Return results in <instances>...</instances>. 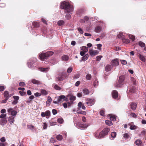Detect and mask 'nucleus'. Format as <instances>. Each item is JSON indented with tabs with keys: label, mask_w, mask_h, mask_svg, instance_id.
<instances>
[{
	"label": "nucleus",
	"mask_w": 146,
	"mask_h": 146,
	"mask_svg": "<svg viewBox=\"0 0 146 146\" xmlns=\"http://www.w3.org/2000/svg\"><path fill=\"white\" fill-rule=\"evenodd\" d=\"M61 8L64 9L65 12L68 13L66 14V18L67 19H69L70 18L71 16L69 13H71L73 11V6L70 5L68 2L64 1L61 4Z\"/></svg>",
	"instance_id": "nucleus-1"
},
{
	"label": "nucleus",
	"mask_w": 146,
	"mask_h": 146,
	"mask_svg": "<svg viewBox=\"0 0 146 146\" xmlns=\"http://www.w3.org/2000/svg\"><path fill=\"white\" fill-rule=\"evenodd\" d=\"M53 54V52L52 51H49L46 53H42L39 55V56L40 59L43 60L47 59L48 57L52 56Z\"/></svg>",
	"instance_id": "nucleus-2"
},
{
	"label": "nucleus",
	"mask_w": 146,
	"mask_h": 146,
	"mask_svg": "<svg viewBox=\"0 0 146 146\" xmlns=\"http://www.w3.org/2000/svg\"><path fill=\"white\" fill-rule=\"evenodd\" d=\"M57 98V100H54L53 103L55 104H58L61 103L62 102L66 100L67 98H65V97L64 95H62L60 96L57 97H56Z\"/></svg>",
	"instance_id": "nucleus-3"
},
{
	"label": "nucleus",
	"mask_w": 146,
	"mask_h": 146,
	"mask_svg": "<svg viewBox=\"0 0 146 146\" xmlns=\"http://www.w3.org/2000/svg\"><path fill=\"white\" fill-rule=\"evenodd\" d=\"M125 79V77L124 76H120L119 78L118 82L116 83L114 85L116 87H120L123 84V82Z\"/></svg>",
	"instance_id": "nucleus-4"
},
{
	"label": "nucleus",
	"mask_w": 146,
	"mask_h": 146,
	"mask_svg": "<svg viewBox=\"0 0 146 146\" xmlns=\"http://www.w3.org/2000/svg\"><path fill=\"white\" fill-rule=\"evenodd\" d=\"M67 76V74L66 73H62L58 74L56 78L57 79L58 81L60 82L63 81Z\"/></svg>",
	"instance_id": "nucleus-5"
},
{
	"label": "nucleus",
	"mask_w": 146,
	"mask_h": 146,
	"mask_svg": "<svg viewBox=\"0 0 146 146\" xmlns=\"http://www.w3.org/2000/svg\"><path fill=\"white\" fill-rule=\"evenodd\" d=\"M36 60V59L35 58H33L32 60H31L27 63L28 67L29 68H31L33 66H34L35 65V63Z\"/></svg>",
	"instance_id": "nucleus-6"
},
{
	"label": "nucleus",
	"mask_w": 146,
	"mask_h": 146,
	"mask_svg": "<svg viewBox=\"0 0 146 146\" xmlns=\"http://www.w3.org/2000/svg\"><path fill=\"white\" fill-rule=\"evenodd\" d=\"M7 112L8 114L9 115H11L13 116H15L16 115L17 112L15 110H14L12 108H9L7 109Z\"/></svg>",
	"instance_id": "nucleus-7"
},
{
	"label": "nucleus",
	"mask_w": 146,
	"mask_h": 146,
	"mask_svg": "<svg viewBox=\"0 0 146 146\" xmlns=\"http://www.w3.org/2000/svg\"><path fill=\"white\" fill-rule=\"evenodd\" d=\"M111 65L113 66H116L119 65V61L118 59L116 58L112 60L111 62Z\"/></svg>",
	"instance_id": "nucleus-8"
},
{
	"label": "nucleus",
	"mask_w": 146,
	"mask_h": 146,
	"mask_svg": "<svg viewBox=\"0 0 146 146\" xmlns=\"http://www.w3.org/2000/svg\"><path fill=\"white\" fill-rule=\"evenodd\" d=\"M89 52L90 55L92 56H94L99 53V52L98 50H93L91 48L89 49Z\"/></svg>",
	"instance_id": "nucleus-9"
},
{
	"label": "nucleus",
	"mask_w": 146,
	"mask_h": 146,
	"mask_svg": "<svg viewBox=\"0 0 146 146\" xmlns=\"http://www.w3.org/2000/svg\"><path fill=\"white\" fill-rule=\"evenodd\" d=\"M4 96L5 98V100H4L3 102V103L6 102V101L8 100L9 98L12 96V95H9L8 92L7 91H5L4 93Z\"/></svg>",
	"instance_id": "nucleus-10"
},
{
	"label": "nucleus",
	"mask_w": 146,
	"mask_h": 146,
	"mask_svg": "<svg viewBox=\"0 0 146 146\" xmlns=\"http://www.w3.org/2000/svg\"><path fill=\"white\" fill-rule=\"evenodd\" d=\"M50 114V112L49 111H46L45 112H42L41 113V115L42 117H46V118H48Z\"/></svg>",
	"instance_id": "nucleus-11"
},
{
	"label": "nucleus",
	"mask_w": 146,
	"mask_h": 146,
	"mask_svg": "<svg viewBox=\"0 0 146 146\" xmlns=\"http://www.w3.org/2000/svg\"><path fill=\"white\" fill-rule=\"evenodd\" d=\"M86 104L88 106H91L94 104V101L92 99H87Z\"/></svg>",
	"instance_id": "nucleus-12"
},
{
	"label": "nucleus",
	"mask_w": 146,
	"mask_h": 146,
	"mask_svg": "<svg viewBox=\"0 0 146 146\" xmlns=\"http://www.w3.org/2000/svg\"><path fill=\"white\" fill-rule=\"evenodd\" d=\"M112 95L113 98L114 99L117 98L118 96V93L116 90H113L112 91Z\"/></svg>",
	"instance_id": "nucleus-13"
},
{
	"label": "nucleus",
	"mask_w": 146,
	"mask_h": 146,
	"mask_svg": "<svg viewBox=\"0 0 146 146\" xmlns=\"http://www.w3.org/2000/svg\"><path fill=\"white\" fill-rule=\"evenodd\" d=\"M50 69L49 67H47L46 68H39V70L42 72H48Z\"/></svg>",
	"instance_id": "nucleus-14"
},
{
	"label": "nucleus",
	"mask_w": 146,
	"mask_h": 146,
	"mask_svg": "<svg viewBox=\"0 0 146 146\" xmlns=\"http://www.w3.org/2000/svg\"><path fill=\"white\" fill-rule=\"evenodd\" d=\"M7 122L6 119H0V124L2 125H5Z\"/></svg>",
	"instance_id": "nucleus-15"
},
{
	"label": "nucleus",
	"mask_w": 146,
	"mask_h": 146,
	"mask_svg": "<svg viewBox=\"0 0 146 146\" xmlns=\"http://www.w3.org/2000/svg\"><path fill=\"white\" fill-rule=\"evenodd\" d=\"M131 109L133 110H135L137 107V104L134 103H132L130 104Z\"/></svg>",
	"instance_id": "nucleus-16"
},
{
	"label": "nucleus",
	"mask_w": 146,
	"mask_h": 146,
	"mask_svg": "<svg viewBox=\"0 0 146 146\" xmlns=\"http://www.w3.org/2000/svg\"><path fill=\"white\" fill-rule=\"evenodd\" d=\"M14 117L12 116H11L9 117L8 120L10 124H12L14 122Z\"/></svg>",
	"instance_id": "nucleus-17"
},
{
	"label": "nucleus",
	"mask_w": 146,
	"mask_h": 146,
	"mask_svg": "<svg viewBox=\"0 0 146 146\" xmlns=\"http://www.w3.org/2000/svg\"><path fill=\"white\" fill-rule=\"evenodd\" d=\"M111 67L110 65H107L105 67V70L106 72H109L111 70Z\"/></svg>",
	"instance_id": "nucleus-18"
},
{
	"label": "nucleus",
	"mask_w": 146,
	"mask_h": 146,
	"mask_svg": "<svg viewBox=\"0 0 146 146\" xmlns=\"http://www.w3.org/2000/svg\"><path fill=\"white\" fill-rule=\"evenodd\" d=\"M110 131V129L108 128H106L104 129L102 131L104 133V134L105 135H107L108 133V132Z\"/></svg>",
	"instance_id": "nucleus-19"
},
{
	"label": "nucleus",
	"mask_w": 146,
	"mask_h": 146,
	"mask_svg": "<svg viewBox=\"0 0 146 146\" xmlns=\"http://www.w3.org/2000/svg\"><path fill=\"white\" fill-rule=\"evenodd\" d=\"M138 57L141 61L144 62L146 60L144 56L141 54H139L138 55Z\"/></svg>",
	"instance_id": "nucleus-20"
},
{
	"label": "nucleus",
	"mask_w": 146,
	"mask_h": 146,
	"mask_svg": "<svg viewBox=\"0 0 146 146\" xmlns=\"http://www.w3.org/2000/svg\"><path fill=\"white\" fill-rule=\"evenodd\" d=\"M83 92L84 94L86 95L90 93V92L88 89L86 88L83 89Z\"/></svg>",
	"instance_id": "nucleus-21"
},
{
	"label": "nucleus",
	"mask_w": 146,
	"mask_h": 146,
	"mask_svg": "<svg viewBox=\"0 0 146 146\" xmlns=\"http://www.w3.org/2000/svg\"><path fill=\"white\" fill-rule=\"evenodd\" d=\"M110 120L112 121H115L116 120V117L114 115H112L111 114H110Z\"/></svg>",
	"instance_id": "nucleus-22"
},
{
	"label": "nucleus",
	"mask_w": 146,
	"mask_h": 146,
	"mask_svg": "<svg viewBox=\"0 0 146 146\" xmlns=\"http://www.w3.org/2000/svg\"><path fill=\"white\" fill-rule=\"evenodd\" d=\"M69 58V56L66 55H64L62 56V59L64 61H68Z\"/></svg>",
	"instance_id": "nucleus-23"
},
{
	"label": "nucleus",
	"mask_w": 146,
	"mask_h": 146,
	"mask_svg": "<svg viewBox=\"0 0 146 146\" xmlns=\"http://www.w3.org/2000/svg\"><path fill=\"white\" fill-rule=\"evenodd\" d=\"M123 137L125 139H128L129 137V135L128 133H125L123 134Z\"/></svg>",
	"instance_id": "nucleus-24"
},
{
	"label": "nucleus",
	"mask_w": 146,
	"mask_h": 146,
	"mask_svg": "<svg viewBox=\"0 0 146 146\" xmlns=\"http://www.w3.org/2000/svg\"><path fill=\"white\" fill-rule=\"evenodd\" d=\"M31 82L34 84H40V82L35 79H33L31 80Z\"/></svg>",
	"instance_id": "nucleus-25"
},
{
	"label": "nucleus",
	"mask_w": 146,
	"mask_h": 146,
	"mask_svg": "<svg viewBox=\"0 0 146 146\" xmlns=\"http://www.w3.org/2000/svg\"><path fill=\"white\" fill-rule=\"evenodd\" d=\"M88 47H87L86 46H83L82 47L81 50L83 51L86 52L88 51Z\"/></svg>",
	"instance_id": "nucleus-26"
},
{
	"label": "nucleus",
	"mask_w": 146,
	"mask_h": 146,
	"mask_svg": "<svg viewBox=\"0 0 146 146\" xmlns=\"http://www.w3.org/2000/svg\"><path fill=\"white\" fill-rule=\"evenodd\" d=\"M100 131L98 130H97L94 133V136L97 138H99V134Z\"/></svg>",
	"instance_id": "nucleus-27"
},
{
	"label": "nucleus",
	"mask_w": 146,
	"mask_h": 146,
	"mask_svg": "<svg viewBox=\"0 0 146 146\" xmlns=\"http://www.w3.org/2000/svg\"><path fill=\"white\" fill-rule=\"evenodd\" d=\"M64 23V22L63 20L59 21L57 23L58 25L59 26L63 25Z\"/></svg>",
	"instance_id": "nucleus-28"
},
{
	"label": "nucleus",
	"mask_w": 146,
	"mask_h": 146,
	"mask_svg": "<svg viewBox=\"0 0 146 146\" xmlns=\"http://www.w3.org/2000/svg\"><path fill=\"white\" fill-rule=\"evenodd\" d=\"M129 92L131 93L135 92V88L132 87H131L128 89Z\"/></svg>",
	"instance_id": "nucleus-29"
},
{
	"label": "nucleus",
	"mask_w": 146,
	"mask_h": 146,
	"mask_svg": "<svg viewBox=\"0 0 146 146\" xmlns=\"http://www.w3.org/2000/svg\"><path fill=\"white\" fill-rule=\"evenodd\" d=\"M101 27L99 26L96 27L95 29V31L96 33H99L101 31Z\"/></svg>",
	"instance_id": "nucleus-30"
},
{
	"label": "nucleus",
	"mask_w": 146,
	"mask_h": 146,
	"mask_svg": "<svg viewBox=\"0 0 146 146\" xmlns=\"http://www.w3.org/2000/svg\"><path fill=\"white\" fill-rule=\"evenodd\" d=\"M89 57L88 55V54H86L84 56L82 57V60L83 61H85Z\"/></svg>",
	"instance_id": "nucleus-31"
},
{
	"label": "nucleus",
	"mask_w": 146,
	"mask_h": 146,
	"mask_svg": "<svg viewBox=\"0 0 146 146\" xmlns=\"http://www.w3.org/2000/svg\"><path fill=\"white\" fill-rule=\"evenodd\" d=\"M104 133L102 131L100 133L99 132V138H103L105 135Z\"/></svg>",
	"instance_id": "nucleus-32"
},
{
	"label": "nucleus",
	"mask_w": 146,
	"mask_h": 146,
	"mask_svg": "<svg viewBox=\"0 0 146 146\" xmlns=\"http://www.w3.org/2000/svg\"><path fill=\"white\" fill-rule=\"evenodd\" d=\"M142 141L139 139H138L135 141V143L136 145H140L142 144Z\"/></svg>",
	"instance_id": "nucleus-33"
},
{
	"label": "nucleus",
	"mask_w": 146,
	"mask_h": 146,
	"mask_svg": "<svg viewBox=\"0 0 146 146\" xmlns=\"http://www.w3.org/2000/svg\"><path fill=\"white\" fill-rule=\"evenodd\" d=\"M92 76L90 74H87L86 76V79L88 80H90L91 79Z\"/></svg>",
	"instance_id": "nucleus-34"
},
{
	"label": "nucleus",
	"mask_w": 146,
	"mask_h": 146,
	"mask_svg": "<svg viewBox=\"0 0 146 146\" xmlns=\"http://www.w3.org/2000/svg\"><path fill=\"white\" fill-rule=\"evenodd\" d=\"M76 99V97L73 96H70L69 98L70 100L71 101V102H72L73 101L75 100Z\"/></svg>",
	"instance_id": "nucleus-35"
},
{
	"label": "nucleus",
	"mask_w": 146,
	"mask_h": 146,
	"mask_svg": "<svg viewBox=\"0 0 146 146\" xmlns=\"http://www.w3.org/2000/svg\"><path fill=\"white\" fill-rule=\"evenodd\" d=\"M56 138L59 141L61 140L62 139V136L60 135H58L56 136Z\"/></svg>",
	"instance_id": "nucleus-36"
},
{
	"label": "nucleus",
	"mask_w": 146,
	"mask_h": 146,
	"mask_svg": "<svg viewBox=\"0 0 146 146\" xmlns=\"http://www.w3.org/2000/svg\"><path fill=\"white\" fill-rule=\"evenodd\" d=\"M131 80L133 85H136V81L134 78L131 77Z\"/></svg>",
	"instance_id": "nucleus-37"
},
{
	"label": "nucleus",
	"mask_w": 146,
	"mask_h": 146,
	"mask_svg": "<svg viewBox=\"0 0 146 146\" xmlns=\"http://www.w3.org/2000/svg\"><path fill=\"white\" fill-rule=\"evenodd\" d=\"M106 123L108 125H113L112 123L109 120H106L105 121Z\"/></svg>",
	"instance_id": "nucleus-38"
},
{
	"label": "nucleus",
	"mask_w": 146,
	"mask_h": 146,
	"mask_svg": "<svg viewBox=\"0 0 146 146\" xmlns=\"http://www.w3.org/2000/svg\"><path fill=\"white\" fill-rule=\"evenodd\" d=\"M128 35L129 38L131 39L133 41H134L135 40V36L130 34H128Z\"/></svg>",
	"instance_id": "nucleus-39"
},
{
	"label": "nucleus",
	"mask_w": 146,
	"mask_h": 146,
	"mask_svg": "<svg viewBox=\"0 0 146 146\" xmlns=\"http://www.w3.org/2000/svg\"><path fill=\"white\" fill-rule=\"evenodd\" d=\"M98 83V81L97 79H96L93 83V86L95 87H96L97 86V84Z\"/></svg>",
	"instance_id": "nucleus-40"
},
{
	"label": "nucleus",
	"mask_w": 146,
	"mask_h": 146,
	"mask_svg": "<svg viewBox=\"0 0 146 146\" xmlns=\"http://www.w3.org/2000/svg\"><path fill=\"white\" fill-rule=\"evenodd\" d=\"M139 46L142 47H144L145 46V44L144 43L141 41H139L138 43Z\"/></svg>",
	"instance_id": "nucleus-41"
},
{
	"label": "nucleus",
	"mask_w": 146,
	"mask_h": 146,
	"mask_svg": "<svg viewBox=\"0 0 146 146\" xmlns=\"http://www.w3.org/2000/svg\"><path fill=\"white\" fill-rule=\"evenodd\" d=\"M54 88L55 89L58 90H60L61 89V88L60 86L56 84L55 85Z\"/></svg>",
	"instance_id": "nucleus-42"
},
{
	"label": "nucleus",
	"mask_w": 146,
	"mask_h": 146,
	"mask_svg": "<svg viewBox=\"0 0 146 146\" xmlns=\"http://www.w3.org/2000/svg\"><path fill=\"white\" fill-rule=\"evenodd\" d=\"M6 114H1L0 115V118L2 119H6Z\"/></svg>",
	"instance_id": "nucleus-43"
},
{
	"label": "nucleus",
	"mask_w": 146,
	"mask_h": 146,
	"mask_svg": "<svg viewBox=\"0 0 146 146\" xmlns=\"http://www.w3.org/2000/svg\"><path fill=\"white\" fill-rule=\"evenodd\" d=\"M116 134H117L116 132H113L111 133V135L112 137L115 138L116 137Z\"/></svg>",
	"instance_id": "nucleus-44"
},
{
	"label": "nucleus",
	"mask_w": 146,
	"mask_h": 146,
	"mask_svg": "<svg viewBox=\"0 0 146 146\" xmlns=\"http://www.w3.org/2000/svg\"><path fill=\"white\" fill-rule=\"evenodd\" d=\"M41 92L42 94L43 95H45L47 94L48 93L45 90H41Z\"/></svg>",
	"instance_id": "nucleus-45"
},
{
	"label": "nucleus",
	"mask_w": 146,
	"mask_h": 146,
	"mask_svg": "<svg viewBox=\"0 0 146 146\" xmlns=\"http://www.w3.org/2000/svg\"><path fill=\"white\" fill-rule=\"evenodd\" d=\"M73 69L72 67H69L68 68L67 70V72L68 73H70L72 71Z\"/></svg>",
	"instance_id": "nucleus-46"
},
{
	"label": "nucleus",
	"mask_w": 146,
	"mask_h": 146,
	"mask_svg": "<svg viewBox=\"0 0 146 146\" xmlns=\"http://www.w3.org/2000/svg\"><path fill=\"white\" fill-rule=\"evenodd\" d=\"M121 64L123 65H126L127 64V61L124 60H120Z\"/></svg>",
	"instance_id": "nucleus-47"
},
{
	"label": "nucleus",
	"mask_w": 146,
	"mask_h": 146,
	"mask_svg": "<svg viewBox=\"0 0 146 146\" xmlns=\"http://www.w3.org/2000/svg\"><path fill=\"white\" fill-rule=\"evenodd\" d=\"M58 122L60 123H63V120L62 118H59L57 120Z\"/></svg>",
	"instance_id": "nucleus-48"
},
{
	"label": "nucleus",
	"mask_w": 146,
	"mask_h": 146,
	"mask_svg": "<svg viewBox=\"0 0 146 146\" xmlns=\"http://www.w3.org/2000/svg\"><path fill=\"white\" fill-rule=\"evenodd\" d=\"M27 127L28 128L31 130H33L34 128V126L33 125H28Z\"/></svg>",
	"instance_id": "nucleus-49"
},
{
	"label": "nucleus",
	"mask_w": 146,
	"mask_h": 146,
	"mask_svg": "<svg viewBox=\"0 0 146 146\" xmlns=\"http://www.w3.org/2000/svg\"><path fill=\"white\" fill-rule=\"evenodd\" d=\"M78 31H79V32L81 34H83V30H82V29L80 28V27H79V28H78Z\"/></svg>",
	"instance_id": "nucleus-50"
},
{
	"label": "nucleus",
	"mask_w": 146,
	"mask_h": 146,
	"mask_svg": "<svg viewBox=\"0 0 146 146\" xmlns=\"http://www.w3.org/2000/svg\"><path fill=\"white\" fill-rule=\"evenodd\" d=\"M102 57L101 56H97L96 57V60L99 61L100 60L101 58Z\"/></svg>",
	"instance_id": "nucleus-51"
},
{
	"label": "nucleus",
	"mask_w": 146,
	"mask_h": 146,
	"mask_svg": "<svg viewBox=\"0 0 146 146\" xmlns=\"http://www.w3.org/2000/svg\"><path fill=\"white\" fill-rule=\"evenodd\" d=\"M42 126L43 129H45L47 128V124L45 123H43Z\"/></svg>",
	"instance_id": "nucleus-52"
},
{
	"label": "nucleus",
	"mask_w": 146,
	"mask_h": 146,
	"mask_svg": "<svg viewBox=\"0 0 146 146\" xmlns=\"http://www.w3.org/2000/svg\"><path fill=\"white\" fill-rule=\"evenodd\" d=\"M19 85L21 86H23L25 85V84L24 82H20L19 84Z\"/></svg>",
	"instance_id": "nucleus-53"
},
{
	"label": "nucleus",
	"mask_w": 146,
	"mask_h": 146,
	"mask_svg": "<svg viewBox=\"0 0 146 146\" xmlns=\"http://www.w3.org/2000/svg\"><path fill=\"white\" fill-rule=\"evenodd\" d=\"M56 140L54 138H52L50 139V141L51 143H54L56 142Z\"/></svg>",
	"instance_id": "nucleus-54"
},
{
	"label": "nucleus",
	"mask_w": 146,
	"mask_h": 146,
	"mask_svg": "<svg viewBox=\"0 0 146 146\" xmlns=\"http://www.w3.org/2000/svg\"><path fill=\"white\" fill-rule=\"evenodd\" d=\"M97 46L98 47V49L100 50H101V47L102 46V45L101 44H99L97 45Z\"/></svg>",
	"instance_id": "nucleus-55"
},
{
	"label": "nucleus",
	"mask_w": 146,
	"mask_h": 146,
	"mask_svg": "<svg viewBox=\"0 0 146 146\" xmlns=\"http://www.w3.org/2000/svg\"><path fill=\"white\" fill-rule=\"evenodd\" d=\"M100 114L101 115L104 116L105 115V112L103 110H101L100 111Z\"/></svg>",
	"instance_id": "nucleus-56"
},
{
	"label": "nucleus",
	"mask_w": 146,
	"mask_h": 146,
	"mask_svg": "<svg viewBox=\"0 0 146 146\" xmlns=\"http://www.w3.org/2000/svg\"><path fill=\"white\" fill-rule=\"evenodd\" d=\"M5 89L4 87L3 86H0V91L2 92Z\"/></svg>",
	"instance_id": "nucleus-57"
},
{
	"label": "nucleus",
	"mask_w": 146,
	"mask_h": 146,
	"mask_svg": "<svg viewBox=\"0 0 146 146\" xmlns=\"http://www.w3.org/2000/svg\"><path fill=\"white\" fill-rule=\"evenodd\" d=\"M80 76V75L79 74H76V75H75L74 76V79L78 78H79Z\"/></svg>",
	"instance_id": "nucleus-58"
},
{
	"label": "nucleus",
	"mask_w": 146,
	"mask_h": 146,
	"mask_svg": "<svg viewBox=\"0 0 146 146\" xmlns=\"http://www.w3.org/2000/svg\"><path fill=\"white\" fill-rule=\"evenodd\" d=\"M0 141L2 142H5L6 141V139L5 137H3L0 139Z\"/></svg>",
	"instance_id": "nucleus-59"
},
{
	"label": "nucleus",
	"mask_w": 146,
	"mask_h": 146,
	"mask_svg": "<svg viewBox=\"0 0 146 146\" xmlns=\"http://www.w3.org/2000/svg\"><path fill=\"white\" fill-rule=\"evenodd\" d=\"M131 115L133 117L135 118L137 117V115L135 113H131Z\"/></svg>",
	"instance_id": "nucleus-60"
},
{
	"label": "nucleus",
	"mask_w": 146,
	"mask_h": 146,
	"mask_svg": "<svg viewBox=\"0 0 146 146\" xmlns=\"http://www.w3.org/2000/svg\"><path fill=\"white\" fill-rule=\"evenodd\" d=\"M136 126L135 125H131L130 127L131 129H134L136 128Z\"/></svg>",
	"instance_id": "nucleus-61"
},
{
	"label": "nucleus",
	"mask_w": 146,
	"mask_h": 146,
	"mask_svg": "<svg viewBox=\"0 0 146 146\" xmlns=\"http://www.w3.org/2000/svg\"><path fill=\"white\" fill-rule=\"evenodd\" d=\"M34 95L36 97L40 96H41V94L38 92H36L35 93Z\"/></svg>",
	"instance_id": "nucleus-62"
},
{
	"label": "nucleus",
	"mask_w": 146,
	"mask_h": 146,
	"mask_svg": "<svg viewBox=\"0 0 146 146\" xmlns=\"http://www.w3.org/2000/svg\"><path fill=\"white\" fill-rule=\"evenodd\" d=\"M80 84V82L79 81H78L76 82L75 84V86H78Z\"/></svg>",
	"instance_id": "nucleus-63"
},
{
	"label": "nucleus",
	"mask_w": 146,
	"mask_h": 146,
	"mask_svg": "<svg viewBox=\"0 0 146 146\" xmlns=\"http://www.w3.org/2000/svg\"><path fill=\"white\" fill-rule=\"evenodd\" d=\"M13 98L14 99H15V100H17V101L19 99V97L18 96H13Z\"/></svg>",
	"instance_id": "nucleus-64"
}]
</instances>
